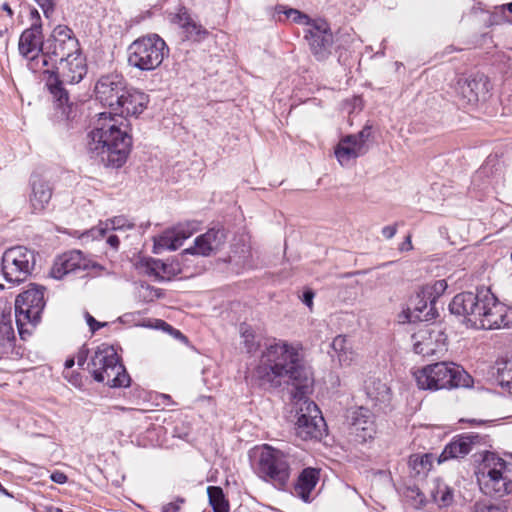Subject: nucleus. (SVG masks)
Returning a JSON list of instances; mask_svg holds the SVG:
<instances>
[{"label":"nucleus","mask_w":512,"mask_h":512,"mask_svg":"<svg viewBox=\"0 0 512 512\" xmlns=\"http://www.w3.org/2000/svg\"><path fill=\"white\" fill-rule=\"evenodd\" d=\"M147 269L151 275H154L158 280H170L181 272L178 265L173 263H166L159 259H151L147 262Z\"/></svg>","instance_id":"30"},{"label":"nucleus","mask_w":512,"mask_h":512,"mask_svg":"<svg viewBox=\"0 0 512 512\" xmlns=\"http://www.w3.org/2000/svg\"><path fill=\"white\" fill-rule=\"evenodd\" d=\"M352 433L360 442L372 439L376 433L374 414L366 407L360 406L349 411L347 416Z\"/></svg>","instance_id":"21"},{"label":"nucleus","mask_w":512,"mask_h":512,"mask_svg":"<svg viewBox=\"0 0 512 512\" xmlns=\"http://www.w3.org/2000/svg\"><path fill=\"white\" fill-rule=\"evenodd\" d=\"M305 38L308 41L311 53L318 61H324L330 57L335 41L326 21H313L306 30Z\"/></svg>","instance_id":"15"},{"label":"nucleus","mask_w":512,"mask_h":512,"mask_svg":"<svg viewBox=\"0 0 512 512\" xmlns=\"http://www.w3.org/2000/svg\"><path fill=\"white\" fill-rule=\"evenodd\" d=\"M490 161H491L490 158H488L487 163L484 166L481 167V169L479 171L481 174L487 173V168H488V164H489Z\"/></svg>","instance_id":"58"},{"label":"nucleus","mask_w":512,"mask_h":512,"mask_svg":"<svg viewBox=\"0 0 512 512\" xmlns=\"http://www.w3.org/2000/svg\"><path fill=\"white\" fill-rule=\"evenodd\" d=\"M433 501L439 507H448L454 501L453 489L444 483H437L435 488L431 491Z\"/></svg>","instance_id":"35"},{"label":"nucleus","mask_w":512,"mask_h":512,"mask_svg":"<svg viewBox=\"0 0 512 512\" xmlns=\"http://www.w3.org/2000/svg\"><path fill=\"white\" fill-rule=\"evenodd\" d=\"M85 317H86L87 324L90 328V331L92 333L96 332L97 330H99L100 328H102L106 325V323H101V322H98L97 320H95V318L93 316H91L88 312L86 313Z\"/></svg>","instance_id":"45"},{"label":"nucleus","mask_w":512,"mask_h":512,"mask_svg":"<svg viewBox=\"0 0 512 512\" xmlns=\"http://www.w3.org/2000/svg\"><path fill=\"white\" fill-rule=\"evenodd\" d=\"M155 323H156L155 326H154L155 328L161 329L164 332H167L169 334L172 333L174 331V329H175L170 324H168L167 322H165L163 320H160V319L156 320Z\"/></svg>","instance_id":"51"},{"label":"nucleus","mask_w":512,"mask_h":512,"mask_svg":"<svg viewBox=\"0 0 512 512\" xmlns=\"http://www.w3.org/2000/svg\"><path fill=\"white\" fill-rule=\"evenodd\" d=\"M291 456L269 445L260 451L255 472L263 481L278 490H285L291 475Z\"/></svg>","instance_id":"7"},{"label":"nucleus","mask_w":512,"mask_h":512,"mask_svg":"<svg viewBox=\"0 0 512 512\" xmlns=\"http://www.w3.org/2000/svg\"><path fill=\"white\" fill-rule=\"evenodd\" d=\"M512 464L496 453L484 450L476 472L480 490L490 497L512 496Z\"/></svg>","instance_id":"5"},{"label":"nucleus","mask_w":512,"mask_h":512,"mask_svg":"<svg viewBox=\"0 0 512 512\" xmlns=\"http://www.w3.org/2000/svg\"><path fill=\"white\" fill-rule=\"evenodd\" d=\"M199 229L197 221H186L165 230L160 236L154 239V252L161 250H176L182 246L184 240L191 237Z\"/></svg>","instance_id":"17"},{"label":"nucleus","mask_w":512,"mask_h":512,"mask_svg":"<svg viewBox=\"0 0 512 512\" xmlns=\"http://www.w3.org/2000/svg\"><path fill=\"white\" fill-rule=\"evenodd\" d=\"M51 480L57 484H64L67 482V476L61 471H55L50 476Z\"/></svg>","instance_id":"49"},{"label":"nucleus","mask_w":512,"mask_h":512,"mask_svg":"<svg viewBox=\"0 0 512 512\" xmlns=\"http://www.w3.org/2000/svg\"><path fill=\"white\" fill-rule=\"evenodd\" d=\"M414 379L419 389L438 391L459 387H470L472 377L454 362H437L417 369Z\"/></svg>","instance_id":"4"},{"label":"nucleus","mask_w":512,"mask_h":512,"mask_svg":"<svg viewBox=\"0 0 512 512\" xmlns=\"http://www.w3.org/2000/svg\"><path fill=\"white\" fill-rule=\"evenodd\" d=\"M108 231L105 222H100L96 227L91 228L90 230L86 231L82 237L83 238H92L99 239L102 238L105 233Z\"/></svg>","instance_id":"43"},{"label":"nucleus","mask_w":512,"mask_h":512,"mask_svg":"<svg viewBox=\"0 0 512 512\" xmlns=\"http://www.w3.org/2000/svg\"><path fill=\"white\" fill-rule=\"evenodd\" d=\"M468 422L473 423V424H484L485 423V421H482V420L478 421L476 419H470V420H468Z\"/></svg>","instance_id":"59"},{"label":"nucleus","mask_w":512,"mask_h":512,"mask_svg":"<svg viewBox=\"0 0 512 512\" xmlns=\"http://www.w3.org/2000/svg\"><path fill=\"white\" fill-rule=\"evenodd\" d=\"M475 512H512V496L490 505L476 504Z\"/></svg>","instance_id":"37"},{"label":"nucleus","mask_w":512,"mask_h":512,"mask_svg":"<svg viewBox=\"0 0 512 512\" xmlns=\"http://www.w3.org/2000/svg\"><path fill=\"white\" fill-rule=\"evenodd\" d=\"M78 53H81V49L73 31L67 26L58 25L43 43L42 64L54 67L58 62Z\"/></svg>","instance_id":"9"},{"label":"nucleus","mask_w":512,"mask_h":512,"mask_svg":"<svg viewBox=\"0 0 512 512\" xmlns=\"http://www.w3.org/2000/svg\"><path fill=\"white\" fill-rule=\"evenodd\" d=\"M509 327H512V307L501 303L489 289L484 290L480 319L475 328L491 330Z\"/></svg>","instance_id":"12"},{"label":"nucleus","mask_w":512,"mask_h":512,"mask_svg":"<svg viewBox=\"0 0 512 512\" xmlns=\"http://www.w3.org/2000/svg\"><path fill=\"white\" fill-rule=\"evenodd\" d=\"M488 441L487 435L473 432L456 435L446 444L438 458V462L442 463L451 459L464 458L472 451H475L476 454L480 453L482 457L484 451H480V449L481 447L488 446Z\"/></svg>","instance_id":"13"},{"label":"nucleus","mask_w":512,"mask_h":512,"mask_svg":"<svg viewBox=\"0 0 512 512\" xmlns=\"http://www.w3.org/2000/svg\"><path fill=\"white\" fill-rule=\"evenodd\" d=\"M315 297V293L311 289H306L302 295V302L312 310L313 307V299Z\"/></svg>","instance_id":"48"},{"label":"nucleus","mask_w":512,"mask_h":512,"mask_svg":"<svg viewBox=\"0 0 512 512\" xmlns=\"http://www.w3.org/2000/svg\"><path fill=\"white\" fill-rule=\"evenodd\" d=\"M411 462H413V465H414V468H416L417 464L419 463L422 467H424L428 460H427V455H424V456H415L414 459L411 460Z\"/></svg>","instance_id":"52"},{"label":"nucleus","mask_w":512,"mask_h":512,"mask_svg":"<svg viewBox=\"0 0 512 512\" xmlns=\"http://www.w3.org/2000/svg\"><path fill=\"white\" fill-rule=\"evenodd\" d=\"M15 339L14 329L12 326L11 306L4 307L0 313V344L10 342Z\"/></svg>","instance_id":"33"},{"label":"nucleus","mask_w":512,"mask_h":512,"mask_svg":"<svg viewBox=\"0 0 512 512\" xmlns=\"http://www.w3.org/2000/svg\"><path fill=\"white\" fill-rule=\"evenodd\" d=\"M88 353H89V350L85 345L79 349V351L76 355V360H77V364L79 367H81V368L84 367V365L87 361V358H88Z\"/></svg>","instance_id":"47"},{"label":"nucleus","mask_w":512,"mask_h":512,"mask_svg":"<svg viewBox=\"0 0 512 512\" xmlns=\"http://www.w3.org/2000/svg\"><path fill=\"white\" fill-rule=\"evenodd\" d=\"M36 265V253L25 246L8 248L2 255L1 273L4 279L19 285L33 273Z\"/></svg>","instance_id":"10"},{"label":"nucleus","mask_w":512,"mask_h":512,"mask_svg":"<svg viewBox=\"0 0 512 512\" xmlns=\"http://www.w3.org/2000/svg\"><path fill=\"white\" fill-rule=\"evenodd\" d=\"M2 9H3L4 11H6V12H7V14L9 15V17H12V16H13V11H12V9H11V7L9 6V4H8V3H4V4L2 5Z\"/></svg>","instance_id":"56"},{"label":"nucleus","mask_w":512,"mask_h":512,"mask_svg":"<svg viewBox=\"0 0 512 512\" xmlns=\"http://www.w3.org/2000/svg\"><path fill=\"white\" fill-rule=\"evenodd\" d=\"M93 379L112 388L128 387L131 378L122 364L116 349L109 344L99 345L87 363Z\"/></svg>","instance_id":"6"},{"label":"nucleus","mask_w":512,"mask_h":512,"mask_svg":"<svg viewBox=\"0 0 512 512\" xmlns=\"http://www.w3.org/2000/svg\"><path fill=\"white\" fill-rule=\"evenodd\" d=\"M497 381L512 394V358L497 363Z\"/></svg>","instance_id":"36"},{"label":"nucleus","mask_w":512,"mask_h":512,"mask_svg":"<svg viewBox=\"0 0 512 512\" xmlns=\"http://www.w3.org/2000/svg\"><path fill=\"white\" fill-rule=\"evenodd\" d=\"M31 189L29 202L32 212L40 213L45 210L52 198V187L47 181L34 176L31 180Z\"/></svg>","instance_id":"25"},{"label":"nucleus","mask_w":512,"mask_h":512,"mask_svg":"<svg viewBox=\"0 0 512 512\" xmlns=\"http://www.w3.org/2000/svg\"><path fill=\"white\" fill-rule=\"evenodd\" d=\"M45 290L46 288L42 285L30 284L27 290L16 297L15 318L20 334H22L23 326L26 323L35 326L40 322L46 305Z\"/></svg>","instance_id":"11"},{"label":"nucleus","mask_w":512,"mask_h":512,"mask_svg":"<svg viewBox=\"0 0 512 512\" xmlns=\"http://www.w3.org/2000/svg\"><path fill=\"white\" fill-rule=\"evenodd\" d=\"M184 503L183 498H178L176 502H170L162 506V512H178L181 504Z\"/></svg>","instance_id":"46"},{"label":"nucleus","mask_w":512,"mask_h":512,"mask_svg":"<svg viewBox=\"0 0 512 512\" xmlns=\"http://www.w3.org/2000/svg\"><path fill=\"white\" fill-rule=\"evenodd\" d=\"M454 90L461 105L475 104L488 92V80L484 75L459 78Z\"/></svg>","instance_id":"19"},{"label":"nucleus","mask_w":512,"mask_h":512,"mask_svg":"<svg viewBox=\"0 0 512 512\" xmlns=\"http://www.w3.org/2000/svg\"><path fill=\"white\" fill-rule=\"evenodd\" d=\"M107 243L113 248L118 249L120 241L119 238L116 235H110L107 238Z\"/></svg>","instance_id":"53"},{"label":"nucleus","mask_w":512,"mask_h":512,"mask_svg":"<svg viewBox=\"0 0 512 512\" xmlns=\"http://www.w3.org/2000/svg\"><path fill=\"white\" fill-rule=\"evenodd\" d=\"M320 479V470L312 467L304 468L294 486V494L304 502L312 501L311 493Z\"/></svg>","instance_id":"26"},{"label":"nucleus","mask_w":512,"mask_h":512,"mask_svg":"<svg viewBox=\"0 0 512 512\" xmlns=\"http://www.w3.org/2000/svg\"><path fill=\"white\" fill-rule=\"evenodd\" d=\"M87 152L97 164L107 168L122 167L130 153L132 137L127 132V124L119 122L112 112H103L88 134Z\"/></svg>","instance_id":"2"},{"label":"nucleus","mask_w":512,"mask_h":512,"mask_svg":"<svg viewBox=\"0 0 512 512\" xmlns=\"http://www.w3.org/2000/svg\"><path fill=\"white\" fill-rule=\"evenodd\" d=\"M127 88L124 77L117 73L102 75L96 82L94 93L97 100L110 109L119 103L122 93Z\"/></svg>","instance_id":"16"},{"label":"nucleus","mask_w":512,"mask_h":512,"mask_svg":"<svg viewBox=\"0 0 512 512\" xmlns=\"http://www.w3.org/2000/svg\"><path fill=\"white\" fill-rule=\"evenodd\" d=\"M0 289L3 290L4 289V286L2 284H0Z\"/></svg>","instance_id":"61"},{"label":"nucleus","mask_w":512,"mask_h":512,"mask_svg":"<svg viewBox=\"0 0 512 512\" xmlns=\"http://www.w3.org/2000/svg\"><path fill=\"white\" fill-rule=\"evenodd\" d=\"M366 154L363 145H357L349 136L340 140L335 149V156L342 166L351 165L356 158Z\"/></svg>","instance_id":"27"},{"label":"nucleus","mask_w":512,"mask_h":512,"mask_svg":"<svg viewBox=\"0 0 512 512\" xmlns=\"http://www.w3.org/2000/svg\"><path fill=\"white\" fill-rule=\"evenodd\" d=\"M38 5L42 8L46 17L54 11V8L58 2V0H35Z\"/></svg>","instance_id":"44"},{"label":"nucleus","mask_w":512,"mask_h":512,"mask_svg":"<svg viewBox=\"0 0 512 512\" xmlns=\"http://www.w3.org/2000/svg\"><path fill=\"white\" fill-rule=\"evenodd\" d=\"M119 103L115 104L111 111L122 118L128 116H138L141 114L148 103V96L135 89H125V93L120 94Z\"/></svg>","instance_id":"23"},{"label":"nucleus","mask_w":512,"mask_h":512,"mask_svg":"<svg viewBox=\"0 0 512 512\" xmlns=\"http://www.w3.org/2000/svg\"><path fill=\"white\" fill-rule=\"evenodd\" d=\"M32 24L25 29L19 39L18 49L22 56L26 58H34V53L41 52L45 42L42 35V24L40 15L37 10L31 11Z\"/></svg>","instance_id":"20"},{"label":"nucleus","mask_w":512,"mask_h":512,"mask_svg":"<svg viewBox=\"0 0 512 512\" xmlns=\"http://www.w3.org/2000/svg\"><path fill=\"white\" fill-rule=\"evenodd\" d=\"M413 310L416 313L414 318L421 321H428L425 318L426 312L430 309V299L420 296V289L417 291L415 298L412 300Z\"/></svg>","instance_id":"39"},{"label":"nucleus","mask_w":512,"mask_h":512,"mask_svg":"<svg viewBox=\"0 0 512 512\" xmlns=\"http://www.w3.org/2000/svg\"><path fill=\"white\" fill-rule=\"evenodd\" d=\"M173 22L184 30L187 39L202 41L209 34L208 30L196 23L186 11L176 14L173 18Z\"/></svg>","instance_id":"28"},{"label":"nucleus","mask_w":512,"mask_h":512,"mask_svg":"<svg viewBox=\"0 0 512 512\" xmlns=\"http://www.w3.org/2000/svg\"><path fill=\"white\" fill-rule=\"evenodd\" d=\"M412 249V243H411V237L408 235L405 239V241L401 244L400 250L401 251H409Z\"/></svg>","instance_id":"54"},{"label":"nucleus","mask_w":512,"mask_h":512,"mask_svg":"<svg viewBox=\"0 0 512 512\" xmlns=\"http://www.w3.org/2000/svg\"><path fill=\"white\" fill-rule=\"evenodd\" d=\"M505 7L507 8V10L512 13V2L511 3H508L505 5Z\"/></svg>","instance_id":"60"},{"label":"nucleus","mask_w":512,"mask_h":512,"mask_svg":"<svg viewBox=\"0 0 512 512\" xmlns=\"http://www.w3.org/2000/svg\"><path fill=\"white\" fill-rule=\"evenodd\" d=\"M209 503L213 508V512H228L229 503L225 498L223 490L218 486H209L207 488Z\"/></svg>","instance_id":"34"},{"label":"nucleus","mask_w":512,"mask_h":512,"mask_svg":"<svg viewBox=\"0 0 512 512\" xmlns=\"http://www.w3.org/2000/svg\"><path fill=\"white\" fill-rule=\"evenodd\" d=\"M331 349L334 354L332 357L337 356L338 361L341 365H350L352 362V352L349 350L347 346V339L343 335L336 336L331 345Z\"/></svg>","instance_id":"32"},{"label":"nucleus","mask_w":512,"mask_h":512,"mask_svg":"<svg viewBox=\"0 0 512 512\" xmlns=\"http://www.w3.org/2000/svg\"><path fill=\"white\" fill-rule=\"evenodd\" d=\"M371 126L365 125L361 131L357 134L348 135L357 145H363L366 148V153L369 150L367 141L371 137L372 131Z\"/></svg>","instance_id":"42"},{"label":"nucleus","mask_w":512,"mask_h":512,"mask_svg":"<svg viewBox=\"0 0 512 512\" xmlns=\"http://www.w3.org/2000/svg\"><path fill=\"white\" fill-rule=\"evenodd\" d=\"M448 285L446 280H436L433 283L423 285L420 288V296L422 298L430 299V309L426 312L425 318L427 320L434 319L437 316V309L435 307L437 299L444 294Z\"/></svg>","instance_id":"29"},{"label":"nucleus","mask_w":512,"mask_h":512,"mask_svg":"<svg viewBox=\"0 0 512 512\" xmlns=\"http://www.w3.org/2000/svg\"><path fill=\"white\" fill-rule=\"evenodd\" d=\"M175 339L181 340L183 342L187 341V337L181 333V331L174 329L172 333H170Z\"/></svg>","instance_id":"55"},{"label":"nucleus","mask_w":512,"mask_h":512,"mask_svg":"<svg viewBox=\"0 0 512 512\" xmlns=\"http://www.w3.org/2000/svg\"><path fill=\"white\" fill-rule=\"evenodd\" d=\"M127 52L130 66L141 71H152L169 55V48L159 35L149 34L134 40Z\"/></svg>","instance_id":"8"},{"label":"nucleus","mask_w":512,"mask_h":512,"mask_svg":"<svg viewBox=\"0 0 512 512\" xmlns=\"http://www.w3.org/2000/svg\"><path fill=\"white\" fill-rule=\"evenodd\" d=\"M106 227L108 231H118V230H126V229H133L135 224L130 222L126 217L124 216H116L114 218L108 219L105 221Z\"/></svg>","instance_id":"41"},{"label":"nucleus","mask_w":512,"mask_h":512,"mask_svg":"<svg viewBox=\"0 0 512 512\" xmlns=\"http://www.w3.org/2000/svg\"><path fill=\"white\" fill-rule=\"evenodd\" d=\"M397 232L396 224L395 225H388L382 228V235L386 239H391L394 237V235Z\"/></svg>","instance_id":"50"},{"label":"nucleus","mask_w":512,"mask_h":512,"mask_svg":"<svg viewBox=\"0 0 512 512\" xmlns=\"http://www.w3.org/2000/svg\"><path fill=\"white\" fill-rule=\"evenodd\" d=\"M94 266V263L80 250H71L56 258L50 274L55 279H62L70 273L85 271Z\"/></svg>","instance_id":"18"},{"label":"nucleus","mask_w":512,"mask_h":512,"mask_svg":"<svg viewBox=\"0 0 512 512\" xmlns=\"http://www.w3.org/2000/svg\"><path fill=\"white\" fill-rule=\"evenodd\" d=\"M226 241V234L222 229H209L206 233L196 237L194 246L185 249L181 256L198 255L207 257L218 251Z\"/></svg>","instance_id":"22"},{"label":"nucleus","mask_w":512,"mask_h":512,"mask_svg":"<svg viewBox=\"0 0 512 512\" xmlns=\"http://www.w3.org/2000/svg\"><path fill=\"white\" fill-rule=\"evenodd\" d=\"M87 73L86 59L82 53L58 62L51 70L47 69L46 87L57 109L66 120L75 117V107L70 101L68 91L63 87L64 83L74 84L80 82Z\"/></svg>","instance_id":"3"},{"label":"nucleus","mask_w":512,"mask_h":512,"mask_svg":"<svg viewBox=\"0 0 512 512\" xmlns=\"http://www.w3.org/2000/svg\"><path fill=\"white\" fill-rule=\"evenodd\" d=\"M365 391L367 397L375 404L385 403L390 400V389L386 383L379 379L370 378L365 382Z\"/></svg>","instance_id":"31"},{"label":"nucleus","mask_w":512,"mask_h":512,"mask_svg":"<svg viewBox=\"0 0 512 512\" xmlns=\"http://www.w3.org/2000/svg\"><path fill=\"white\" fill-rule=\"evenodd\" d=\"M75 364V359L74 358H69L65 361V368L69 369V368H72Z\"/></svg>","instance_id":"57"},{"label":"nucleus","mask_w":512,"mask_h":512,"mask_svg":"<svg viewBox=\"0 0 512 512\" xmlns=\"http://www.w3.org/2000/svg\"><path fill=\"white\" fill-rule=\"evenodd\" d=\"M276 11L279 13H284L286 18H291L294 23L307 25L308 28L313 23V21H311L306 14L300 12L297 9L289 8L284 10V7L279 5L276 7Z\"/></svg>","instance_id":"40"},{"label":"nucleus","mask_w":512,"mask_h":512,"mask_svg":"<svg viewBox=\"0 0 512 512\" xmlns=\"http://www.w3.org/2000/svg\"><path fill=\"white\" fill-rule=\"evenodd\" d=\"M239 331L242 338V343L246 351L248 353L255 352L259 347V343L255 339L253 329L249 325L242 323L240 325Z\"/></svg>","instance_id":"38"},{"label":"nucleus","mask_w":512,"mask_h":512,"mask_svg":"<svg viewBox=\"0 0 512 512\" xmlns=\"http://www.w3.org/2000/svg\"><path fill=\"white\" fill-rule=\"evenodd\" d=\"M485 288L473 292H462L455 295L449 304L451 314L461 317L467 326L475 328L480 319V310L483 303Z\"/></svg>","instance_id":"14"},{"label":"nucleus","mask_w":512,"mask_h":512,"mask_svg":"<svg viewBox=\"0 0 512 512\" xmlns=\"http://www.w3.org/2000/svg\"><path fill=\"white\" fill-rule=\"evenodd\" d=\"M255 376L260 385L269 388L291 386L293 400H303L295 424L298 437L308 440L322 436L325 422L321 411L314 402L306 400L313 391L314 378L298 345L279 340L267 346L255 369Z\"/></svg>","instance_id":"1"},{"label":"nucleus","mask_w":512,"mask_h":512,"mask_svg":"<svg viewBox=\"0 0 512 512\" xmlns=\"http://www.w3.org/2000/svg\"><path fill=\"white\" fill-rule=\"evenodd\" d=\"M413 350L422 356L434 355L444 346L443 333L436 329H422L413 335Z\"/></svg>","instance_id":"24"}]
</instances>
